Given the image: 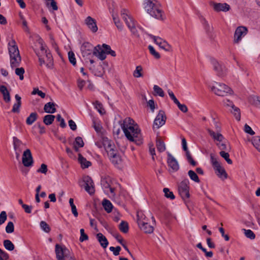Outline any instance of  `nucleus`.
<instances>
[{"label": "nucleus", "instance_id": "f3484780", "mask_svg": "<svg viewBox=\"0 0 260 260\" xmlns=\"http://www.w3.org/2000/svg\"><path fill=\"white\" fill-rule=\"evenodd\" d=\"M93 46L89 42H84L81 46V51L83 57L88 56L93 54Z\"/></svg>", "mask_w": 260, "mask_h": 260}, {"label": "nucleus", "instance_id": "c03bdc74", "mask_svg": "<svg viewBox=\"0 0 260 260\" xmlns=\"http://www.w3.org/2000/svg\"><path fill=\"white\" fill-rule=\"evenodd\" d=\"M252 143L254 147L260 152V137H254Z\"/></svg>", "mask_w": 260, "mask_h": 260}, {"label": "nucleus", "instance_id": "a878e982", "mask_svg": "<svg viewBox=\"0 0 260 260\" xmlns=\"http://www.w3.org/2000/svg\"><path fill=\"white\" fill-rule=\"evenodd\" d=\"M96 238L101 246L104 248H106L108 245V241L106 237L102 233H98L96 235Z\"/></svg>", "mask_w": 260, "mask_h": 260}, {"label": "nucleus", "instance_id": "c9c22d12", "mask_svg": "<svg viewBox=\"0 0 260 260\" xmlns=\"http://www.w3.org/2000/svg\"><path fill=\"white\" fill-rule=\"evenodd\" d=\"M231 112L234 115L236 119L238 121L240 120L241 118V113H240V109L236 106L235 105L232 108L231 110Z\"/></svg>", "mask_w": 260, "mask_h": 260}, {"label": "nucleus", "instance_id": "ddd939ff", "mask_svg": "<svg viewBox=\"0 0 260 260\" xmlns=\"http://www.w3.org/2000/svg\"><path fill=\"white\" fill-rule=\"evenodd\" d=\"M167 163L170 168V171L172 172L177 171L179 169V166L177 160L169 152L167 153Z\"/></svg>", "mask_w": 260, "mask_h": 260}, {"label": "nucleus", "instance_id": "a18cd8bd", "mask_svg": "<svg viewBox=\"0 0 260 260\" xmlns=\"http://www.w3.org/2000/svg\"><path fill=\"white\" fill-rule=\"evenodd\" d=\"M242 230L244 231V234L247 238L251 240H253L255 238V235L251 230L243 229Z\"/></svg>", "mask_w": 260, "mask_h": 260}, {"label": "nucleus", "instance_id": "412c9836", "mask_svg": "<svg viewBox=\"0 0 260 260\" xmlns=\"http://www.w3.org/2000/svg\"><path fill=\"white\" fill-rule=\"evenodd\" d=\"M127 26L130 30L132 34V35L134 37L137 38H140V34L142 30L141 29V28H138L137 27V22L135 20L133 22H131V24Z\"/></svg>", "mask_w": 260, "mask_h": 260}, {"label": "nucleus", "instance_id": "4c0bfd02", "mask_svg": "<svg viewBox=\"0 0 260 260\" xmlns=\"http://www.w3.org/2000/svg\"><path fill=\"white\" fill-rule=\"evenodd\" d=\"M4 246L5 248L9 251H12L14 249V245L10 240H5L4 241Z\"/></svg>", "mask_w": 260, "mask_h": 260}, {"label": "nucleus", "instance_id": "a211bd4d", "mask_svg": "<svg viewBox=\"0 0 260 260\" xmlns=\"http://www.w3.org/2000/svg\"><path fill=\"white\" fill-rule=\"evenodd\" d=\"M83 179L85 190L90 194H93L94 192V188L92 179L89 176H86L83 177Z\"/></svg>", "mask_w": 260, "mask_h": 260}, {"label": "nucleus", "instance_id": "f704fd0d", "mask_svg": "<svg viewBox=\"0 0 260 260\" xmlns=\"http://www.w3.org/2000/svg\"><path fill=\"white\" fill-rule=\"evenodd\" d=\"M111 179L110 177H107L101 179V184L104 188H108L111 186Z\"/></svg>", "mask_w": 260, "mask_h": 260}, {"label": "nucleus", "instance_id": "e2e57ef3", "mask_svg": "<svg viewBox=\"0 0 260 260\" xmlns=\"http://www.w3.org/2000/svg\"><path fill=\"white\" fill-rule=\"evenodd\" d=\"M176 104L177 105L179 110L182 112L186 113L187 112L188 108L185 105L180 104L179 101Z\"/></svg>", "mask_w": 260, "mask_h": 260}, {"label": "nucleus", "instance_id": "37998d69", "mask_svg": "<svg viewBox=\"0 0 260 260\" xmlns=\"http://www.w3.org/2000/svg\"><path fill=\"white\" fill-rule=\"evenodd\" d=\"M220 156L223 157L229 164L233 163L232 160L230 158V155L228 152L224 151H221L219 152Z\"/></svg>", "mask_w": 260, "mask_h": 260}, {"label": "nucleus", "instance_id": "7c9ffc66", "mask_svg": "<svg viewBox=\"0 0 260 260\" xmlns=\"http://www.w3.org/2000/svg\"><path fill=\"white\" fill-rule=\"evenodd\" d=\"M103 206L107 213H110L113 208V205L110 201L104 199L102 202Z\"/></svg>", "mask_w": 260, "mask_h": 260}, {"label": "nucleus", "instance_id": "c756f323", "mask_svg": "<svg viewBox=\"0 0 260 260\" xmlns=\"http://www.w3.org/2000/svg\"><path fill=\"white\" fill-rule=\"evenodd\" d=\"M78 160L83 168H87L91 166V163L85 158L81 154L78 155Z\"/></svg>", "mask_w": 260, "mask_h": 260}, {"label": "nucleus", "instance_id": "4be33fe9", "mask_svg": "<svg viewBox=\"0 0 260 260\" xmlns=\"http://www.w3.org/2000/svg\"><path fill=\"white\" fill-rule=\"evenodd\" d=\"M121 16L127 26L135 21L134 18L130 15L129 12L127 9H123L121 10Z\"/></svg>", "mask_w": 260, "mask_h": 260}, {"label": "nucleus", "instance_id": "9b49d317", "mask_svg": "<svg viewBox=\"0 0 260 260\" xmlns=\"http://www.w3.org/2000/svg\"><path fill=\"white\" fill-rule=\"evenodd\" d=\"M166 119L167 118L165 112L162 110L159 111L154 119L153 127L158 128L162 126L165 124Z\"/></svg>", "mask_w": 260, "mask_h": 260}, {"label": "nucleus", "instance_id": "cd10ccee", "mask_svg": "<svg viewBox=\"0 0 260 260\" xmlns=\"http://www.w3.org/2000/svg\"><path fill=\"white\" fill-rule=\"evenodd\" d=\"M208 132L209 135L214 139V140H216L218 142H221L222 140H224V138L223 136L219 133H215L213 131L208 129Z\"/></svg>", "mask_w": 260, "mask_h": 260}, {"label": "nucleus", "instance_id": "9d476101", "mask_svg": "<svg viewBox=\"0 0 260 260\" xmlns=\"http://www.w3.org/2000/svg\"><path fill=\"white\" fill-rule=\"evenodd\" d=\"M211 62L213 70L217 76L222 77L226 75L227 69L223 64L218 62L215 60H212Z\"/></svg>", "mask_w": 260, "mask_h": 260}, {"label": "nucleus", "instance_id": "338daca9", "mask_svg": "<svg viewBox=\"0 0 260 260\" xmlns=\"http://www.w3.org/2000/svg\"><path fill=\"white\" fill-rule=\"evenodd\" d=\"M7 219V214L5 211H2L0 214V224H2Z\"/></svg>", "mask_w": 260, "mask_h": 260}, {"label": "nucleus", "instance_id": "7ed1b4c3", "mask_svg": "<svg viewBox=\"0 0 260 260\" xmlns=\"http://www.w3.org/2000/svg\"><path fill=\"white\" fill-rule=\"evenodd\" d=\"M36 54L39 58L40 65L45 64L49 69H51L53 66L52 56L47 47L41 44L40 50L36 52Z\"/></svg>", "mask_w": 260, "mask_h": 260}, {"label": "nucleus", "instance_id": "5701e85b", "mask_svg": "<svg viewBox=\"0 0 260 260\" xmlns=\"http://www.w3.org/2000/svg\"><path fill=\"white\" fill-rule=\"evenodd\" d=\"M13 144L14 151H18V152H22L23 146L25 145L24 144L16 137H13Z\"/></svg>", "mask_w": 260, "mask_h": 260}, {"label": "nucleus", "instance_id": "2f4dec72", "mask_svg": "<svg viewBox=\"0 0 260 260\" xmlns=\"http://www.w3.org/2000/svg\"><path fill=\"white\" fill-rule=\"evenodd\" d=\"M38 114L36 112L30 113L29 116L26 118V123L28 125H31L37 119Z\"/></svg>", "mask_w": 260, "mask_h": 260}, {"label": "nucleus", "instance_id": "603ef678", "mask_svg": "<svg viewBox=\"0 0 260 260\" xmlns=\"http://www.w3.org/2000/svg\"><path fill=\"white\" fill-rule=\"evenodd\" d=\"M148 49L151 54L155 58L159 59L160 57V56L158 52H156L153 46L149 45L148 46Z\"/></svg>", "mask_w": 260, "mask_h": 260}, {"label": "nucleus", "instance_id": "39448f33", "mask_svg": "<svg viewBox=\"0 0 260 260\" xmlns=\"http://www.w3.org/2000/svg\"><path fill=\"white\" fill-rule=\"evenodd\" d=\"M8 49L11 68H14L18 67L21 62V56L16 43L14 40L9 43Z\"/></svg>", "mask_w": 260, "mask_h": 260}, {"label": "nucleus", "instance_id": "774afa93", "mask_svg": "<svg viewBox=\"0 0 260 260\" xmlns=\"http://www.w3.org/2000/svg\"><path fill=\"white\" fill-rule=\"evenodd\" d=\"M147 105L150 107L152 112H154L155 105L153 100H150L147 102Z\"/></svg>", "mask_w": 260, "mask_h": 260}, {"label": "nucleus", "instance_id": "49530a36", "mask_svg": "<svg viewBox=\"0 0 260 260\" xmlns=\"http://www.w3.org/2000/svg\"><path fill=\"white\" fill-rule=\"evenodd\" d=\"M142 68L140 66H138L136 67V70L134 71L133 73V76L136 78H139L142 77Z\"/></svg>", "mask_w": 260, "mask_h": 260}, {"label": "nucleus", "instance_id": "13d9d810", "mask_svg": "<svg viewBox=\"0 0 260 260\" xmlns=\"http://www.w3.org/2000/svg\"><path fill=\"white\" fill-rule=\"evenodd\" d=\"M93 127H94L95 131L98 134H101V136L102 135H103L102 133V130L103 128L102 125L100 123H96L95 121H93Z\"/></svg>", "mask_w": 260, "mask_h": 260}, {"label": "nucleus", "instance_id": "680f3d73", "mask_svg": "<svg viewBox=\"0 0 260 260\" xmlns=\"http://www.w3.org/2000/svg\"><path fill=\"white\" fill-rule=\"evenodd\" d=\"M32 94H38L42 98H44L45 97V93L42 91L40 90L38 88H35L34 89L33 91L31 92Z\"/></svg>", "mask_w": 260, "mask_h": 260}, {"label": "nucleus", "instance_id": "864d4df0", "mask_svg": "<svg viewBox=\"0 0 260 260\" xmlns=\"http://www.w3.org/2000/svg\"><path fill=\"white\" fill-rule=\"evenodd\" d=\"M40 226L41 229L46 233H49L50 231V228L49 225L44 221L40 222Z\"/></svg>", "mask_w": 260, "mask_h": 260}, {"label": "nucleus", "instance_id": "e433bc0d", "mask_svg": "<svg viewBox=\"0 0 260 260\" xmlns=\"http://www.w3.org/2000/svg\"><path fill=\"white\" fill-rule=\"evenodd\" d=\"M84 146V142L81 137H77L75 139L74 148L76 151H78V147H82Z\"/></svg>", "mask_w": 260, "mask_h": 260}, {"label": "nucleus", "instance_id": "4468645a", "mask_svg": "<svg viewBox=\"0 0 260 260\" xmlns=\"http://www.w3.org/2000/svg\"><path fill=\"white\" fill-rule=\"evenodd\" d=\"M247 33V29L245 26H239L237 28L234 34V42L235 43H239L242 38Z\"/></svg>", "mask_w": 260, "mask_h": 260}, {"label": "nucleus", "instance_id": "dca6fc26", "mask_svg": "<svg viewBox=\"0 0 260 260\" xmlns=\"http://www.w3.org/2000/svg\"><path fill=\"white\" fill-rule=\"evenodd\" d=\"M107 52L106 48L103 47L100 45H98L94 47L93 55L97 57L101 60H104L106 58Z\"/></svg>", "mask_w": 260, "mask_h": 260}, {"label": "nucleus", "instance_id": "72a5a7b5", "mask_svg": "<svg viewBox=\"0 0 260 260\" xmlns=\"http://www.w3.org/2000/svg\"><path fill=\"white\" fill-rule=\"evenodd\" d=\"M55 117L53 115H47L44 117L43 122L47 125H50L54 121Z\"/></svg>", "mask_w": 260, "mask_h": 260}, {"label": "nucleus", "instance_id": "6ab92c4d", "mask_svg": "<svg viewBox=\"0 0 260 260\" xmlns=\"http://www.w3.org/2000/svg\"><path fill=\"white\" fill-rule=\"evenodd\" d=\"M210 5L213 7L214 10L216 12H227L230 9V5L226 3H216L211 2Z\"/></svg>", "mask_w": 260, "mask_h": 260}, {"label": "nucleus", "instance_id": "6e6d98bb", "mask_svg": "<svg viewBox=\"0 0 260 260\" xmlns=\"http://www.w3.org/2000/svg\"><path fill=\"white\" fill-rule=\"evenodd\" d=\"M228 142L226 141L222 140L221 142H218L216 143V145L220 150H226L227 149Z\"/></svg>", "mask_w": 260, "mask_h": 260}, {"label": "nucleus", "instance_id": "c85d7f7f", "mask_svg": "<svg viewBox=\"0 0 260 260\" xmlns=\"http://www.w3.org/2000/svg\"><path fill=\"white\" fill-rule=\"evenodd\" d=\"M139 226L142 231L147 234L152 233L154 230L153 226L148 224V222L144 223V225H141Z\"/></svg>", "mask_w": 260, "mask_h": 260}, {"label": "nucleus", "instance_id": "6e6552de", "mask_svg": "<svg viewBox=\"0 0 260 260\" xmlns=\"http://www.w3.org/2000/svg\"><path fill=\"white\" fill-rule=\"evenodd\" d=\"M188 184L189 181L185 179L178 186L179 193L183 199L188 198L189 197Z\"/></svg>", "mask_w": 260, "mask_h": 260}, {"label": "nucleus", "instance_id": "09e8293b", "mask_svg": "<svg viewBox=\"0 0 260 260\" xmlns=\"http://www.w3.org/2000/svg\"><path fill=\"white\" fill-rule=\"evenodd\" d=\"M103 48H106V51L107 52V54H110L112 56H116V53L114 51L111 50V47L109 45H107L106 44H103L102 45Z\"/></svg>", "mask_w": 260, "mask_h": 260}, {"label": "nucleus", "instance_id": "b1692460", "mask_svg": "<svg viewBox=\"0 0 260 260\" xmlns=\"http://www.w3.org/2000/svg\"><path fill=\"white\" fill-rule=\"evenodd\" d=\"M137 223L138 225H144V223L148 222V219L143 211H138L137 214Z\"/></svg>", "mask_w": 260, "mask_h": 260}, {"label": "nucleus", "instance_id": "0eeeda50", "mask_svg": "<svg viewBox=\"0 0 260 260\" xmlns=\"http://www.w3.org/2000/svg\"><path fill=\"white\" fill-rule=\"evenodd\" d=\"M210 159L215 173L218 177L222 179H226L228 174L225 169L221 166L220 163L218 161L217 158H216L213 154H210Z\"/></svg>", "mask_w": 260, "mask_h": 260}, {"label": "nucleus", "instance_id": "393cba45", "mask_svg": "<svg viewBox=\"0 0 260 260\" xmlns=\"http://www.w3.org/2000/svg\"><path fill=\"white\" fill-rule=\"evenodd\" d=\"M0 92L3 94L4 100L6 103L9 102L11 100L10 93L5 85L0 86Z\"/></svg>", "mask_w": 260, "mask_h": 260}, {"label": "nucleus", "instance_id": "ea45409f", "mask_svg": "<svg viewBox=\"0 0 260 260\" xmlns=\"http://www.w3.org/2000/svg\"><path fill=\"white\" fill-rule=\"evenodd\" d=\"M153 90L155 92L154 95H159L160 97H164L165 93L163 90L158 85H155L153 86Z\"/></svg>", "mask_w": 260, "mask_h": 260}, {"label": "nucleus", "instance_id": "0e129e2a", "mask_svg": "<svg viewBox=\"0 0 260 260\" xmlns=\"http://www.w3.org/2000/svg\"><path fill=\"white\" fill-rule=\"evenodd\" d=\"M47 166L44 164L41 165L40 168L37 170V172L46 174L47 172Z\"/></svg>", "mask_w": 260, "mask_h": 260}, {"label": "nucleus", "instance_id": "20e7f679", "mask_svg": "<svg viewBox=\"0 0 260 260\" xmlns=\"http://www.w3.org/2000/svg\"><path fill=\"white\" fill-rule=\"evenodd\" d=\"M156 3L155 0H145L144 8L152 17L157 19L163 20L164 18V12L159 5Z\"/></svg>", "mask_w": 260, "mask_h": 260}, {"label": "nucleus", "instance_id": "2eb2a0df", "mask_svg": "<svg viewBox=\"0 0 260 260\" xmlns=\"http://www.w3.org/2000/svg\"><path fill=\"white\" fill-rule=\"evenodd\" d=\"M22 163L25 167H28L33 164V158L30 150L27 149L22 155Z\"/></svg>", "mask_w": 260, "mask_h": 260}, {"label": "nucleus", "instance_id": "79ce46f5", "mask_svg": "<svg viewBox=\"0 0 260 260\" xmlns=\"http://www.w3.org/2000/svg\"><path fill=\"white\" fill-rule=\"evenodd\" d=\"M163 191L165 193V196L167 198L170 199L171 200H173L175 199V196L174 195L173 192L171 191L169 188H164Z\"/></svg>", "mask_w": 260, "mask_h": 260}, {"label": "nucleus", "instance_id": "aec40b11", "mask_svg": "<svg viewBox=\"0 0 260 260\" xmlns=\"http://www.w3.org/2000/svg\"><path fill=\"white\" fill-rule=\"evenodd\" d=\"M85 23L92 32L97 31L98 28L95 19L90 16H88L85 20Z\"/></svg>", "mask_w": 260, "mask_h": 260}, {"label": "nucleus", "instance_id": "1a4fd4ad", "mask_svg": "<svg viewBox=\"0 0 260 260\" xmlns=\"http://www.w3.org/2000/svg\"><path fill=\"white\" fill-rule=\"evenodd\" d=\"M149 37L153 40L154 42L159 46V47L166 51H170L171 50V45L168 43L165 40L162 38L153 36L152 35H149Z\"/></svg>", "mask_w": 260, "mask_h": 260}, {"label": "nucleus", "instance_id": "4d7b16f0", "mask_svg": "<svg viewBox=\"0 0 260 260\" xmlns=\"http://www.w3.org/2000/svg\"><path fill=\"white\" fill-rule=\"evenodd\" d=\"M80 237L79 240L81 242H82L84 241H86L88 239V237L85 233L84 230L83 229H80Z\"/></svg>", "mask_w": 260, "mask_h": 260}, {"label": "nucleus", "instance_id": "423d86ee", "mask_svg": "<svg viewBox=\"0 0 260 260\" xmlns=\"http://www.w3.org/2000/svg\"><path fill=\"white\" fill-rule=\"evenodd\" d=\"M211 88V90L218 96H226L228 94L233 93L231 88L223 83L214 82Z\"/></svg>", "mask_w": 260, "mask_h": 260}, {"label": "nucleus", "instance_id": "5fc2aeb1", "mask_svg": "<svg viewBox=\"0 0 260 260\" xmlns=\"http://www.w3.org/2000/svg\"><path fill=\"white\" fill-rule=\"evenodd\" d=\"M14 230V226L13 223L12 221H9L6 227V232L10 234L13 233Z\"/></svg>", "mask_w": 260, "mask_h": 260}, {"label": "nucleus", "instance_id": "8fccbe9b", "mask_svg": "<svg viewBox=\"0 0 260 260\" xmlns=\"http://www.w3.org/2000/svg\"><path fill=\"white\" fill-rule=\"evenodd\" d=\"M68 57H69L70 62L73 66H75L76 64V59L74 52L72 51H69L68 52Z\"/></svg>", "mask_w": 260, "mask_h": 260}, {"label": "nucleus", "instance_id": "f03ea898", "mask_svg": "<svg viewBox=\"0 0 260 260\" xmlns=\"http://www.w3.org/2000/svg\"><path fill=\"white\" fill-rule=\"evenodd\" d=\"M104 147L107 152L109 158L115 166L118 167L122 162V158L113 143L107 137H102Z\"/></svg>", "mask_w": 260, "mask_h": 260}, {"label": "nucleus", "instance_id": "f257e3e1", "mask_svg": "<svg viewBox=\"0 0 260 260\" xmlns=\"http://www.w3.org/2000/svg\"><path fill=\"white\" fill-rule=\"evenodd\" d=\"M121 127L126 138L131 142L140 145L143 143V138L141 130L135 121L129 117L119 121Z\"/></svg>", "mask_w": 260, "mask_h": 260}, {"label": "nucleus", "instance_id": "de8ad7c7", "mask_svg": "<svg viewBox=\"0 0 260 260\" xmlns=\"http://www.w3.org/2000/svg\"><path fill=\"white\" fill-rule=\"evenodd\" d=\"M113 19L115 25L117 28L120 30H122L123 28V25L122 23L120 22L119 19L118 18L116 17L114 15H112Z\"/></svg>", "mask_w": 260, "mask_h": 260}, {"label": "nucleus", "instance_id": "f8f14e48", "mask_svg": "<svg viewBox=\"0 0 260 260\" xmlns=\"http://www.w3.org/2000/svg\"><path fill=\"white\" fill-rule=\"evenodd\" d=\"M69 253V250L66 247H62L58 244L55 245V253L57 260H65Z\"/></svg>", "mask_w": 260, "mask_h": 260}, {"label": "nucleus", "instance_id": "bb28decb", "mask_svg": "<svg viewBox=\"0 0 260 260\" xmlns=\"http://www.w3.org/2000/svg\"><path fill=\"white\" fill-rule=\"evenodd\" d=\"M55 106L54 103L48 102L45 105L44 110L46 113L52 114L56 112Z\"/></svg>", "mask_w": 260, "mask_h": 260}, {"label": "nucleus", "instance_id": "bf43d9fd", "mask_svg": "<svg viewBox=\"0 0 260 260\" xmlns=\"http://www.w3.org/2000/svg\"><path fill=\"white\" fill-rule=\"evenodd\" d=\"M95 108L98 110L99 112L102 114L103 113H105V112L103 111H104V109L102 108V104L99 101H96L94 103Z\"/></svg>", "mask_w": 260, "mask_h": 260}, {"label": "nucleus", "instance_id": "69168bd1", "mask_svg": "<svg viewBox=\"0 0 260 260\" xmlns=\"http://www.w3.org/2000/svg\"><path fill=\"white\" fill-rule=\"evenodd\" d=\"M57 120L59 122H60V126L62 128H64L66 126V124L65 123V121L61 116L60 114H58L56 117Z\"/></svg>", "mask_w": 260, "mask_h": 260}, {"label": "nucleus", "instance_id": "3c124183", "mask_svg": "<svg viewBox=\"0 0 260 260\" xmlns=\"http://www.w3.org/2000/svg\"><path fill=\"white\" fill-rule=\"evenodd\" d=\"M24 69L23 68H17L15 69V74L19 76V79L22 80L23 79V74Z\"/></svg>", "mask_w": 260, "mask_h": 260}, {"label": "nucleus", "instance_id": "a19ab883", "mask_svg": "<svg viewBox=\"0 0 260 260\" xmlns=\"http://www.w3.org/2000/svg\"><path fill=\"white\" fill-rule=\"evenodd\" d=\"M188 175L190 178L193 181L197 183H199L200 182V179L197 173H195L193 171L189 170L188 172Z\"/></svg>", "mask_w": 260, "mask_h": 260}, {"label": "nucleus", "instance_id": "473e14b6", "mask_svg": "<svg viewBox=\"0 0 260 260\" xmlns=\"http://www.w3.org/2000/svg\"><path fill=\"white\" fill-rule=\"evenodd\" d=\"M156 146L157 150L160 152H164L166 150V146L164 142L159 139L156 140Z\"/></svg>", "mask_w": 260, "mask_h": 260}, {"label": "nucleus", "instance_id": "052dcab7", "mask_svg": "<svg viewBox=\"0 0 260 260\" xmlns=\"http://www.w3.org/2000/svg\"><path fill=\"white\" fill-rule=\"evenodd\" d=\"M111 251L113 252V254L117 256L119 254V252L121 250V247L120 246H117L116 247L111 246L109 248Z\"/></svg>", "mask_w": 260, "mask_h": 260}, {"label": "nucleus", "instance_id": "58836bf2", "mask_svg": "<svg viewBox=\"0 0 260 260\" xmlns=\"http://www.w3.org/2000/svg\"><path fill=\"white\" fill-rule=\"evenodd\" d=\"M119 228L121 232L124 233H127L128 231V225L127 222L122 221L119 225Z\"/></svg>", "mask_w": 260, "mask_h": 260}]
</instances>
